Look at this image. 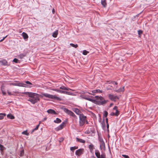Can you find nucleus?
<instances>
[{
	"mask_svg": "<svg viewBox=\"0 0 158 158\" xmlns=\"http://www.w3.org/2000/svg\"><path fill=\"white\" fill-rule=\"evenodd\" d=\"M60 89H63L64 90H67V91L69 90H71V89H70L68 87H65L64 86H61L60 87Z\"/></svg>",
	"mask_w": 158,
	"mask_h": 158,
	"instance_id": "obj_21",
	"label": "nucleus"
},
{
	"mask_svg": "<svg viewBox=\"0 0 158 158\" xmlns=\"http://www.w3.org/2000/svg\"><path fill=\"white\" fill-rule=\"evenodd\" d=\"M61 122V119L58 118H56V120L54 121V122L55 123H60Z\"/></svg>",
	"mask_w": 158,
	"mask_h": 158,
	"instance_id": "obj_28",
	"label": "nucleus"
},
{
	"mask_svg": "<svg viewBox=\"0 0 158 158\" xmlns=\"http://www.w3.org/2000/svg\"><path fill=\"white\" fill-rule=\"evenodd\" d=\"M110 115L111 116L115 115V113H114V112H112L110 114Z\"/></svg>",
	"mask_w": 158,
	"mask_h": 158,
	"instance_id": "obj_55",
	"label": "nucleus"
},
{
	"mask_svg": "<svg viewBox=\"0 0 158 158\" xmlns=\"http://www.w3.org/2000/svg\"><path fill=\"white\" fill-rule=\"evenodd\" d=\"M102 124L103 129V130H104L106 128V124H105V122L104 120H103V122L102 123Z\"/></svg>",
	"mask_w": 158,
	"mask_h": 158,
	"instance_id": "obj_33",
	"label": "nucleus"
},
{
	"mask_svg": "<svg viewBox=\"0 0 158 158\" xmlns=\"http://www.w3.org/2000/svg\"><path fill=\"white\" fill-rule=\"evenodd\" d=\"M7 117L11 119H13L15 118L14 116L11 114H9L7 115Z\"/></svg>",
	"mask_w": 158,
	"mask_h": 158,
	"instance_id": "obj_27",
	"label": "nucleus"
},
{
	"mask_svg": "<svg viewBox=\"0 0 158 158\" xmlns=\"http://www.w3.org/2000/svg\"><path fill=\"white\" fill-rule=\"evenodd\" d=\"M118 107L117 106H115L114 108H113V109L114 110H117Z\"/></svg>",
	"mask_w": 158,
	"mask_h": 158,
	"instance_id": "obj_54",
	"label": "nucleus"
},
{
	"mask_svg": "<svg viewBox=\"0 0 158 158\" xmlns=\"http://www.w3.org/2000/svg\"><path fill=\"white\" fill-rule=\"evenodd\" d=\"M84 149H79L77 150L75 152L76 155L80 156L83 153Z\"/></svg>",
	"mask_w": 158,
	"mask_h": 158,
	"instance_id": "obj_10",
	"label": "nucleus"
},
{
	"mask_svg": "<svg viewBox=\"0 0 158 158\" xmlns=\"http://www.w3.org/2000/svg\"><path fill=\"white\" fill-rule=\"evenodd\" d=\"M63 111L67 114L74 118H75L76 117V115L72 111L69 110L67 108H63Z\"/></svg>",
	"mask_w": 158,
	"mask_h": 158,
	"instance_id": "obj_6",
	"label": "nucleus"
},
{
	"mask_svg": "<svg viewBox=\"0 0 158 158\" xmlns=\"http://www.w3.org/2000/svg\"><path fill=\"white\" fill-rule=\"evenodd\" d=\"M99 140L100 142V143H101L102 142H104L102 139V138H100L99 139Z\"/></svg>",
	"mask_w": 158,
	"mask_h": 158,
	"instance_id": "obj_43",
	"label": "nucleus"
},
{
	"mask_svg": "<svg viewBox=\"0 0 158 158\" xmlns=\"http://www.w3.org/2000/svg\"><path fill=\"white\" fill-rule=\"evenodd\" d=\"M7 36H6L5 37H3L2 39L0 40V42H2L6 37Z\"/></svg>",
	"mask_w": 158,
	"mask_h": 158,
	"instance_id": "obj_53",
	"label": "nucleus"
},
{
	"mask_svg": "<svg viewBox=\"0 0 158 158\" xmlns=\"http://www.w3.org/2000/svg\"><path fill=\"white\" fill-rule=\"evenodd\" d=\"M101 3L104 7H106L107 6L106 0H101Z\"/></svg>",
	"mask_w": 158,
	"mask_h": 158,
	"instance_id": "obj_17",
	"label": "nucleus"
},
{
	"mask_svg": "<svg viewBox=\"0 0 158 158\" xmlns=\"http://www.w3.org/2000/svg\"><path fill=\"white\" fill-rule=\"evenodd\" d=\"M53 90L56 91L57 92L60 93L61 94H64V91L58 89H52Z\"/></svg>",
	"mask_w": 158,
	"mask_h": 158,
	"instance_id": "obj_23",
	"label": "nucleus"
},
{
	"mask_svg": "<svg viewBox=\"0 0 158 158\" xmlns=\"http://www.w3.org/2000/svg\"><path fill=\"white\" fill-rule=\"evenodd\" d=\"M58 31L57 30L54 31L53 32V34H52L53 37L54 38H56L57 36V35H58Z\"/></svg>",
	"mask_w": 158,
	"mask_h": 158,
	"instance_id": "obj_26",
	"label": "nucleus"
},
{
	"mask_svg": "<svg viewBox=\"0 0 158 158\" xmlns=\"http://www.w3.org/2000/svg\"><path fill=\"white\" fill-rule=\"evenodd\" d=\"M35 131V130H34V129L32 130L31 132V133L32 134Z\"/></svg>",
	"mask_w": 158,
	"mask_h": 158,
	"instance_id": "obj_58",
	"label": "nucleus"
},
{
	"mask_svg": "<svg viewBox=\"0 0 158 158\" xmlns=\"http://www.w3.org/2000/svg\"><path fill=\"white\" fill-rule=\"evenodd\" d=\"M124 90V87L123 86L122 87H120V89H118L115 90V91L117 92H123Z\"/></svg>",
	"mask_w": 158,
	"mask_h": 158,
	"instance_id": "obj_20",
	"label": "nucleus"
},
{
	"mask_svg": "<svg viewBox=\"0 0 158 158\" xmlns=\"http://www.w3.org/2000/svg\"><path fill=\"white\" fill-rule=\"evenodd\" d=\"M6 114L5 113L0 114V120L4 118V116H5Z\"/></svg>",
	"mask_w": 158,
	"mask_h": 158,
	"instance_id": "obj_30",
	"label": "nucleus"
},
{
	"mask_svg": "<svg viewBox=\"0 0 158 158\" xmlns=\"http://www.w3.org/2000/svg\"><path fill=\"white\" fill-rule=\"evenodd\" d=\"M23 94L28 95V96L30 97L31 96L33 93L29 92H25L22 93Z\"/></svg>",
	"mask_w": 158,
	"mask_h": 158,
	"instance_id": "obj_24",
	"label": "nucleus"
},
{
	"mask_svg": "<svg viewBox=\"0 0 158 158\" xmlns=\"http://www.w3.org/2000/svg\"><path fill=\"white\" fill-rule=\"evenodd\" d=\"M47 112L48 113L52 114H57L55 112V111L54 110L51 109L48 110L47 111Z\"/></svg>",
	"mask_w": 158,
	"mask_h": 158,
	"instance_id": "obj_15",
	"label": "nucleus"
},
{
	"mask_svg": "<svg viewBox=\"0 0 158 158\" xmlns=\"http://www.w3.org/2000/svg\"><path fill=\"white\" fill-rule=\"evenodd\" d=\"M52 11L53 13H54V11H55V10L54 9H53V10H52Z\"/></svg>",
	"mask_w": 158,
	"mask_h": 158,
	"instance_id": "obj_59",
	"label": "nucleus"
},
{
	"mask_svg": "<svg viewBox=\"0 0 158 158\" xmlns=\"http://www.w3.org/2000/svg\"><path fill=\"white\" fill-rule=\"evenodd\" d=\"M106 127L107 128V130L108 132H109V124L108 123L106 124Z\"/></svg>",
	"mask_w": 158,
	"mask_h": 158,
	"instance_id": "obj_51",
	"label": "nucleus"
},
{
	"mask_svg": "<svg viewBox=\"0 0 158 158\" xmlns=\"http://www.w3.org/2000/svg\"><path fill=\"white\" fill-rule=\"evenodd\" d=\"M85 122H86V123L87 124H88V121L86 120V121H85Z\"/></svg>",
	"mask_w": 158,
	"mask_h": 158,
	"instance_id": "obj_61",
	"label": "nucleus"
},
{
	"mask_svg": "<svg viewBox=\"0 0 158 158\" xmlns=\"http://www.w3.org/2000/svg\"><path fill=\"white\" fill-rule=\"evenodd\" d=\"M22 36L24 39H27L28 38V36L27 34L24 32H23L22 33Z\"/></svg>",
	"mask_w": 158,
	"mask_h": 158,
	"instance_id": "obj_22",
	"label": "nucleus"
},
{
	"mask_svg": "<svg viewBox=\"0 0 158 158\" xmlns=\"http://www.w3.org/2000/svg\"><path fill=\"white\" fill-rule=\"evenodd\" d=\"M100 148L101 150H102V149L105 150V144L104 142L100 143Z\"/></svg>",
	"mask_w": 158,
	"mask_h": 158,
	"instance_id": "obj_16",
	"label": "nucleus"
},
{
	"mask_svg": "<svg viewBox=\"0 0 158 158\" xmlns=\"http://www.w3.org/2000/svg\"><path fill=\"white\" fill-rule=\"evenodd\" d=\"M47 119V118L46 117H45V118H44L42 120V122H44L45 120H46Z\"/></svg>",
	"mask_w": 158,
	"mask_h": 158,
	"instance_id": "obj_56",
	"label": "nucleus"
},
{
	"mask_svg": "<svg viewBox=\"0 0 158 158\" xmlns=\"http://www.w3.org/2000/svg\"><path fill=\"white\" fill-rule=\"evenodd\" d=\"M24 154V150H22L20 151V156H22Z\"/></svg>",
	"mask_w": 158,
	"mask_h": 158,
	"instance_id": "obj_40",
	"label": "nucleus"
},
{
	"mask_svg": "<svg viewBox=\"0 0 158 158\" xmlns=\"http://www.w3.org/2000/svg\"><path fill=\"white\" fill-rule=\"evenodd\" d=\"M113 105V103H111L110 105V106H111L112 105Z\"/></svg>",
	"mask_w": 158,
	"mask_h": 158,
	"instance_id": "obj_60",
	"label": "nucleus"
},
{
	"mask_svg": "<svg viewBox=\"0 0 158 158\" xmlns=\"http://www.w3.org/2000/svg\"><path fill=\"white\" fill-rule=\"evenodd\" d=\"M22 133L26 135H29V133H27V130L23 131Z\"/></svg>",
	"mask_w": 158,
	"mask_h": 158,
	"instance_id": "obj_35",
	"label": "nucleus"
},
{
	"mask_svg": "<svg viewBox=\"0 0 158 158\" xmlns=\"http://www.w3.org/2000/svg\"><path fill=\"white\" fill-rule=\"evenodd\" d=\"M0 64L2 65H8V62L6 60H0Z\"/></svg>",
	"mask_w": 158,
	"mask_h": 158,
	"instance_id": "obj_12",
	"label": "nucleus"
},
{
	"mask_svg": "<svg viewBox=\"0 0 158 158\" xmlns=\"http://www.w3.org/2000/svg\"><path fill=\"white\" fill-rule=\"evenodd\" d=\"M7 93H8V95H11V94H12V93L9 92V90H7Z\"/></svg>",
	"mask_w": 158,
	"mask_h": 158,
	"instance_id": "obj_52",
	"label": "nucleus"
},
{
	"mask_svg": "<svg viewBox=\"0 0 158 158\" xmlns=\"http://www.w3.org/2000/svg\"><path fill=\"white\" fill-rule=\"evenodd\" d=\"M3 148V146L1 144H0V150L1 151H2L3 150V149L2 148Z\"/></svg>",
	"mask_w": 158,
	"mask_h": 158,
	"instance_id": "obj_47",
	"label": "nucleus"
},
{
	"mask_svg": "<svg viewBox=\"0 0 158 158\" xmlns=\"http://www.w3.org/2000/svg\"><path fill=\"white\" fill-rule=\"evenodd\" d=\"M70 46L72 47H74L75 48H77L78 47V45L77 44H74L72 43H71L70 44Z\"/></svg>",
	"mask_w": 158,
	"mask_h": 158,
	"instance_id": "obj_34",
	"label": "nucleus"
},
{
	"mask_svg": "<svg viewBox=\"0 0 158 158\" xmlns=\"http://www.w3.org/2000/svg\"><path fill=\"white\" fill-rule=\"evenodd\" d=\"M15 83H12L10 84V85L13 86H17L20 87H23L26 88H31V85H32V83L29 81H26L25 82L26 84L19 83V81H15Z\"/></svg>",
	"mask_w": 158,
	"mask_h": 158,
	"instance_id": "obj_3",
	"label": "nucleus"
},
{
	"mask_svg": "<svg viewBox=\"0 0 158 158\" xmlns=\"http://www.w3.org/2000/svg\"><path fill=\"white\" fill-rule=\"evenodd\" d=\"M19 92L17 91L13 92V93H12V94H11V95L15 96V94H19Z\"/></svg>",
	"mask_w": 158,
	"mask_h": 158,
	"instance_id": "obj_44",
	"label": "nucleus"
},
{
	"mask_svg": "<svg viewBox=\"0 0 158 158\" xmlns=\"http://www.w3.org/2000/svg\"><path fill=\"white\" fill-rule=\"evenodd\" d=\"M107 82H108V83L109 84L112 83L114 85V84L117 85L118 84V83L117 82H116V81H111L110 82V81H107Z\"/></svg>",
	"mask_w": 158,
	"mask_h": 158,
	"instance_id": "obj_37",
	"label": "nucleus"
},
{
	"mask_svg": "<svg viewBox=\"0 0 158 158\" xmlns=\"http://www.w3.org/2000/svg\"><path fill=\"white\" fill-rule=\"evenodd\" d=\"M106 124L108 123V119L107 118H106Z\"/></svg>",
	"mask_w": 158,
	"mask_h": 158,
	"instance_id": "obj_57",
	"label": "nucleus"
},
{
	"mask_svg": "<svg viewBox=\"0 0 158 158\" xmlns=\"http://www.w3.org/2000/svg\"><path fill=\"white\" fill-rule=\"evenodd\" d=\"M108 114L107 112L106 111H104L103 113V117H106Z\"/></svg>",
	"mask_w": 158,
	"mask_h": 158,
	"instance_id": "obj_36",
	"label": "nucleus"
},
{
	"mask_svg": "<svg viewBox=\"0 0 158 158\" xmlns=\"http://www.w3.org/2000/svg\"><path fill=\"white\" fill-rule=\"evenodd\" d=\"M95 155L97 158H105V156L104 154L100 155V153L98 150H95Z\"/></svg>",
	"mask_w": 158,
	"mask_h": 158,
	"instance_id": "obj_8",
	"label": "nucleus"
},
{
	"mask_svg": "<svg viewBox=\"0 0 158 158\" xmlns=\"http://www.w3.org/2000/svg\"><path fill=\"white\" fill-rule=\"evenodd\" d=\"M76 140L77 142H79L80 143H85V140L81 139H79L77 137L76 138Z\"/></svg>",
	"mask_w": 158,
	"mask_h": 158,
	"instance_id": "obj_13",
	"label": "nucleus"
},
{
	"mask_svg": "<svg viewBox=\"0 0 158 158\" xmlns=\"http://www.w3.org/2000/svg\"><path fill=\"white\" fill-rule=\"evenodd\" d=\"M26 56V55L24 54H21L18 56V58L22 59Z\"/></svg>",
	"mask_w": 158,
	"mask_h": 158,
	"instance_id": "obj_32",
	"label": "nucleus"
},
{
	"mask_svg": "<svg viewBox=\"0 0 158 158\" xmlns=\"http://www.w3.org/2000/svg\"><path fill=\"white\" fill-rule=\"evenodd\" d=\"M111 89V88H109V89Z\"/></svg>",
	"mask_w": 158,
	"mask_h": 158,
	"instance_id": "obj_62",
	"label": "nucleus"
},
{
	"mask_svg": "<svg viewBox=\"0 0 158 158\" xmlns=\"http://www.w3.org/2000/svg\"><path fill=\"white\" fill-rule=\"evenodd\" d=\"M64 140V139L63 138H61L59 140V142L60 143H61V142H63Z\"/></svg>",
	"mask_w": 158,
	"mask_h": 158,
	"instance_id": "obj_45",
	"label": "nucleus"
},
{
	"mask_svg": "<svg viewBox=\"0 0 158 158\" xmlns=\"http://www.w3.org/2000/svg\"><path fill=\"white\" fill-rule=\"evenodd\" d=\"M74 111L77 114L79 115V116L80 114H81V112L80 111V110L77 108H75L74 110Z\"/></svg>",
	"mask_w": 158,
	"mask_h": 158,
	"instance_id": "obj_18",
	"label": "nucleus"
},
{
	"mask_svg": "<svg viewBox=\"0 0 158 158\" xmlns=\"http://www.w3.org/2000/svg\"><path fill=\"white\" fill-rule=\"evenodd\" d=\"M122 156L124 158H129V156L127 155H122Z\"/></svg>",
	"mask_w": 158,
	"mask_h": 158,
	"instance_id": "obj_50",
	"label": "nucleus"
},
{
	"mask_svg": "<svg viewBox=\"0 0 158 158\" xmlns=\"http://www.w3.org/2000/svg\"><path fill=\"white\" fill-rule=\"evenodd\" d=\"M1 90L2 93L3 95H6L5 86L4 85H2L1 88Z\"/></svg>",
	"mask_w": 158,
	"mask_h": 158,
	"instance_id": "obj_11",
	"label": "nucleus"
},
{
	"mask_svg": "<svg viewBox=\"0 0 158 158\" xmlns=\"http://www.w3.org/2000/svg\"><path fill=\"white\" fill-rule=\"evenodd\" d=\"M95 91H96V93H102V91L100 90L99 89H95Z\"/></svg>",
	"mask_w": 158,
	"mask_h": 158,
	"instance_id": "obj_39",
	"label": "nucleus"
},
{
	"mask_svg": "<svg viewBox=\"0 0 158 158\" xmlns=\"http://www.w3.org/2000/svg\"><path fill=\"white\" fill-rule=\"evenodd\" d=\"M40 97H43L40 94L33 93L32 95L30 97L31 98L28 99V101L34 104L40 101Z\"/></svg>",
	"mask_w": 158,
	"mask_h": 158,
	"instance_id": "obj_2",
	"label": "nucleus"
},
{
	"mask_svg": "<svg viewBox=\"0 0 158 158\" xmlns=\"http://www.w3.org/2000/svg\"><path fill=\"white\" fill-rule=\"evenodd\" d=\"M78 148V147L77 146L72 147H70V149L71 151L73 152L75 150L77 149Z\"/></svg>",
	"mask_w": 158,
	"mask_h": 158,
	"instance_id": "obj_29",
	"label": "nucleus"
},
{
	"mask_svg": "<svg viewBox=\"0 0 158 158\" xmlns=\"http://www.w3.org/2000/svg\"><path fill=\"white\" fill-rule=\"evenodd\" d=\"M114 113L115 116H118L119 114V111L118 110H116V112Z\"/></svg>",
	"mask_w": 158,
	"mask_h": 158,
	"instance_id": "obj_42",
	"label": "nucleus"
},
{
	"mask_svg": "<svg viewBox=\"0 0 158 158\" xmlns=\"http://www.w3.org/2000/svg\"><path fill=\"white\" fill-rule=\"evenodd\" d=\"M86 117L84 116L83 114H80L79 116V126H82L85 123L86 121Z\"/></svg>",
	"mask_w": 158,
	"mask_h": 158,
	"instance_id": "obj_5",
	"label": "nucleus"
},
{
	"mask_svg": "<svg viewBox=\"0 0 158 158\" xmlns=\"http://www.w3.org/2000/svg\"><path fill=\"white\" fill-rule=\"evenodd\" d=\"M138 34L139 35H140L142 33L143 31L141 30H139L138 31Z\"/></svg>",
	"mask_w": 158,
	"mask_h": 158,
	"instance_id": "obj_49",
	"label": "nucleus"
},
{
	"mask_svg": "<svg viewBox=\"0 0 158 158\" xmlns=\"http://www.w3.org/2000/svg\"><path fill=\"white\" fill-rule=\"evenodd\" d=\"M65 122H63L62 123L57 127L55 129L56 131H58L62 129L64 127V125L66 124Z\"/></svg>",
	"mask_w": 158,
	"mask_h": 158,
	"instance_id": "obj_9",
	"label": "nucleus"
},
{
	"mask_svg": "<svg viewBox=\"0 0 158 158\" xmlns=\"http://www.w3.org/2000/svg\"><path fill=\"white\" fill-rule=\"evenodd\" d=\"M109 98L111 101L115 102L116 100L118 99L119 98L117 96H114L113 94H109L108 95Z\"/></svg>",
	"mask_w": 158,
	"mask_h": 158,
	"instance_id": "obj_7",
	"label": "nucleus"
},
{
	"mask_svg": "<svg viewBox=\"0 0 158 158\" xmlns=\"http://www.w3.org/2000/svg\"><path fill=\"white\" fill-rule=\"evenodd\" d=\"M89 148L91 152H92L94 149V145L92 143L89 145Z\"/></svg>",
	"mask_w": 158,
	"mask_h": 158,
	"instance_id": "obj_19",
	"label": "nucleus"
},
{
	"mask_svg": "<svg viewBox=\"0 0 158 158\" xmlns=\"http://www.w3.org/2000/svg\"><path fill=\"white\" fill-rule=\"evenodd\" d=\"M80 97L82 98H83L86 100H88L91 102H92V100H93V99L89 98H87L85 95H81L80 96Z\"/></svg>",
	"mask_w": 158,
	"mask_h": 158,
	"instance_id": "obj_14",
	"label": "nucleus"
},
{
	"mask_svg": "<svg viewBox=\"0 0 158 158\" xmlns=\"http://www.w3.org/2000/svg\"><path fill=\"white\" fill-rule=\"evenodd\" d=\"M18 61H19V60L16 58L14 59L13 60V61L16 63H18Z\"/></svg>",
	"mask_w": 158,
	"mask_h": 158,
	"instance_id": "obj_46",
	"label": "nucleus"
},
{
	"mask_svg": "<svg viewBox=\"0 0 158 158\" xmlns=\"http://www.w3.org/2000/svg\"><path fill=\"white\" fill-rule=\"evenodd\" d=\"M85 133L86 134H89L90 133V132L89 130H87L85 131Z\"/></svg>",
	"mask_w": 158,
	"mask_h": 158,
	"instance_id": "obj_48",
	"label": "nucleus"
},
{
	"mask_svg": "<svg viewBox=\"0 0 158 158\" xmlns=\"http://www.w3.org/2000/svg\"><path fill=\"white\" fill-rule=\"evenodd\" d=\"M88 93L90 94L93 95H94L93 94H94L96 93V91H95V90H94L90 91V92H88Z\"/></svg>",
	"mask_w": 158,
	"mask_h": 158,
	"instance_id": "obj_31",
	"label": "nucleus"
},
{
	"mask_svg": "<svg viewBox=\"0 0 158 158\" xmlns=\"http://www.w3.org/2000/svg\"><path fill=\"white\" fill-rule=\"evenodd\" d=\"M64 94H67V95H72V96H74V95H75V94H74L70 92H68V91H64Z\"/></svg>",
	"mask_w": 158,
	"mask_h": 158,
	"instance_id": "obj_25",
	"label": "nucleus"
},
{
	"mask_svg": "<svg viewBox=\"0 0 158 158\" xmlns=\"http://www.w3.org/2000/svg\"><path fill=\"white\" fill-rule=\"evenodd\" d=\"M95 99H93L92 102L94 103L99 105H104L107 102L108 100H106L104 98L101 96H96L95 97Z\"/></svg>",
	"mask_w": 158,
	"mask_h": 158,
	"instance_id": "obj_1",
	"label": "nucleus"
},
{
	"mask_svg": "<svg viewBox=\"0 0 158 158\" xmlns=\"http://www.w3.org/2000/svg\"><path fill=\"white\" fill-rule=\"evenodd\" d=\"M40 123L38 125H37L36 127L34 128V130H37L40 126Z\"/></svg>",
	"mask_w": 158,
	"mask_h": 158,
	"instance_id": "obj_41",
	"label": "nucleus"
},
{
	"mask_svg": "<svg viewBox=\"0 0 158 158\" xmlns=\"http://www.w3.org/2000/svg\"><path fill=\"white\" fill-rule=\"evenodd\" d=\"M42 95L43 96L50 99L56 100L58 101H60L61 100L60 98L57 97L55 95H52L48 93H42Z\"/></svg>",
	"mask_w": 158,
	"mask_h": 158,
	"instance_id": "obj_4",
	"label": "nucleus"
},
{
	"mask_svg": "<svg viewBox=\"0 0 158 158\" xmlns=\"http://www.w3.org/2000/svg\"><path fill=\"white\" fill-rule=\"evenodd\" d=\"M89 52L86 50H84L82 52V54L85 55H86L88 53H89Z\"/></svg>",
	"mask_w": 158,
	"mask_h": 158,
	"instance_id": "obj_38",
	"label": "nucleus"
}]
</instances>
